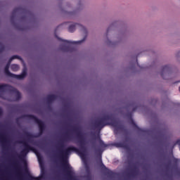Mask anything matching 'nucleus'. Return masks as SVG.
Wrapping results in <instances>:
<instances>
[{
    "mask_svg": "<svg viewBox=\"0 0 180 180\" xmlns=\"http://www.w3.org/2000/svg\"><path fill=\"white\" fill-rule=\"evenodd\" d=\"M26 77V73H22V75H17L16 76V78L18 79H23V78Z\"/></svg>",
    "mask_w": 180,
    "mask_h": 180,
    "instance_id": "1",
    "label": "nucleus"
},
{
    "mask_svg": "<svg viewBox=\"0 0 180 180\" xmlns=\"http://www.w3.org/2000/svg\"><path fill=\"white\" fill-rule=\"evenodd\" d=\"M12 69L13 70V71H18L19 70V65H12Z\"/></svg>",
    "mask_w": 180,
    "mask_h": 180,
    "instance_id": "2",
    "label": "nucleus"
},
{
    "mask_svg": "<svg viewBox=\"0 0 180 180\" xmlns=\"http://www.w3.org/2000/svg\"><path fill=\"white\" fill-rule=\"evenodd\" d=\"M75 30V25H71L69 27V32H72Z\"/></svg>",
    "mask_w": 180,
    "mask_h": 180,
    "instance_id": "3",
    "label": "nucleus"
},
{
    "mask_svg": "<svg viewBox=\"0 0 180 180\" xmlns=\"http://www.w3.org/2000/svg\"><path fill=\"white\" fill-rule=\"evenodd\" d=\"M5 86H6V85H5V84H0V91H2V89H4Z\"/></svg>",
    "mask_w": 180,
    "mask_h": 180,
    "instance_id": "4",
    "label": "nucleus"
},
{
    "mask_svg": "<svg viewBox=\"0 0 180 180\" xmlns=\"http://www.w3.org/2000/svg\"><path fill=\"white\" fill-rule=\"evenodd\" d=\"M72 44H79L82 43V41H73V42H72Z\"/></svg>",
    "mask_w": 180,
    "mask_h": 180,
    "instance_id": "5",
    "label": "nucleus"
},
{
    "mask_svg": "<svg viewBox=\"0 0 180 180\" xmlns=\"http://www.w3.org/2000/svg\"><path fill=\"white\" fill-rule=\"evenodd\" d=\"M38 161L39 162V165H41V159H40L39 156H38Z\"/></svg>",
    "mask_w": 180,
    "mask_h": 180,
    "instance_id": "6",
    "label": "nucleus"
},
{
    "mask_svg": "<svg viewBox=\"0 0 180 180\" xmlns=\"http://www.w3.org/2000/svg\"><path fill=\"white\" fill-rule=\"evenodd\" d=\"M8 70H9V65H7L5 68L6 72H8Z\"/></svg>",
    "mask_w": 180,
    "mask_h": 180,
    "instance_id": "7",
    "label": "nucleus"
},
{
    "mask_svg": "<svg viewBox=\"0 0 180 180\" xmlns=\"http://www.w3.org/2000/svg\"><path fill=\"white\" fill-rule=\"evenodd\" d=\"M69 150H74V148H69Z\"/></svg>",
    "mask_w": 180,
    "mask_h": 180,
    "instance_id": "8",
    "label": "nucleus"
},
{
    "mask_svg": "<svg viewBox=\"0 0 180 180\" xmlns=\"http://www.w3.org/2000/svg\"><path fill=\"white\" fill-rule=\"evenodd\" d=\"M13 58H14L13 57V58H11V60H13Z\"/></svg>",
    "mask_w": 180,
    "mask_h": 180,
    "instance_id": "9",
    "label": "nucleus"
}]
</instances>
